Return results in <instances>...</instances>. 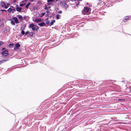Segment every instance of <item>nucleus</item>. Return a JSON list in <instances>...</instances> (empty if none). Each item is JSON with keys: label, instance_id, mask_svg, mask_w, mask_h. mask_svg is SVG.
Masks as SVG:
<instances>
[{"label": "nucleus", "instance_id": "obj_6", "mask_svg": "<svg viewBox=\"0 0 131 131\" xmlns=\"http://www.w3.org/2000/svg\"><path fill=\"white\" fill-rule=\"evenodd\" d=\"M129 17L128 16H127L125 17L124 20H123L122 21L124 23H125L127 21L129 20Z\"/></svg>", "mask_w": 131, "mask_h": 131}, {"label": "nucleus", "instance_id": "obj_16", "mask_svg": "<svg viewBox=\"0 0 131 131\" xmlns=\"http://www.w3.org/2000/svg\"><path fill=\"white\" fill-rule=\"evenodd\" d=\"M34 27H35V25L33 24H30V26H29V28L30 27L32 28Z\"/></svg>", "mask_w": 131, "mask_h": 131}, {"label": "nucleus", "instance_id": "obj_37", "mask_svg": "<svg viewBox=\"0 0 131 131\" xmlns=\"http://www.w3.org/2000/svg\"><path fill=\"white\" fill-rule=\"evenodd\" d=\"M9 5V4H7L6 6H8V7Z\"/></svg>", "mask_w": 131, "mask_h": 131}, {"label": "nucleus", "instance_id": "obj_27", "mask_svg": "<svg viewBox=\"0 0 131 131\" xmlns=\"http://www.w3.org/2000/svg\"><path fill=\"white\" fill-rule=\"evenodd\" d=\"M29 31H27L26 32H25V34L26 35H27V34H29Z\"/></svg>", "mask_w": 131, "mask_h": 131}, {"label": "nucleus", "instance_id": "obj_5", "mask_svg": "<svg viewBox=\"0 0 131 131\" xmlns=\"http://www.w3.org/2000/svg\"><path fill=\"white\" fill-rule=\"evenodd\" d=\"M15 46L16 48H14V50L16 49H18V48L20 47V45L19 43H17L15 45Z\"/></svg>", "mask_w": 131, "mask_h": 131}, {"label": "nucleus", "instance_id": "obj_35", "mask_svg": "<svg viewBox=\"0 0 131 131\" xmlns=\"http://www.w3.org/2000/svg\"><path fill=\"white\" fill-rule=\"evenodd\" d=\"M46 12L47 13H49L50 11L49 10H48L46 11Z\"/></svg>", "mask_w": 131, "mask_h": 131}, {"label": "nucleus", "instance_id": "obj_26", "mask_svg": "<svg viewBox=\"0 0 131 131\" xmlns=\"http://www.w3.org/2000/svg\"><path fill=\"white\" fill-rule=\"evenodd\" d=\"M45 10H47L48 9V7H47V5H45Z\"/></svg>", "mask_w": 131, "mask_h": 131}, {"label": "nucleus", "instance_id": "obj_2", "mask_svg": "<svg viewBox=\"0 0 131 131\" xmlns=\"http://www.w3.org/2000/svg\"><path fill=\"white\" fill-rule=\"evenodd\" d=\"M1 54L4 55V56H7L9 54L8 53V50L7 49H6L5 50L2 52L1 53Z\"/></svg>", "mask_w": 131, "mask_h": 131}, {"label": "nucleus", "instance_id": "obj_34", "mask_svg": "<svg viewBox=\"0 0 131 131\" xmlns=\"http://www.w3.org/2000/svg\"><path fill=\"white\" fill-rule=\"evenodd\" d=\"M1 11H4L5 12H6V10H3V9H1Z\"/></svg>", "mask_w": 131, "mask_h": 131}, {"label": "nucleus", "instance_id": "obj_21", "mask_svg": "<svg viewBox=\"0 0 131 131\" xmlns=\"http://www.w3.org/2000/svg\"><path fill=\"white\" fill-rule=\"evenodd\" d=\"M9 28L8 27H6L5 28V29L7 31H8L9 30Z\"/></svg>", "mask_w": 131, "mask_h": 131}, {"label": "nucleus", "instance_id": "obj_17", "mask_svg": "<svg viewBox=\"0 0 131 131\" xmlns=\"http://www.w3.org/2000/svg\"><path fill=\"white\" fill-rule=\"evenodd\" d=\"M12 10V9L11 8H10L8 9L7 11L9 13L11 12Z\"/></svg>", "mask_w": 131, "mask_h": 131}, {"label": "nucleus", "instance_id": "obj_29", "mask_svg": "<svg viewBox=\"0 0 131 131\" xmlns=\"http://www.w3.org/2000/svg\"><path fill=\"white\" fill-rule=\"evenodd\" d=\"M50 23V21L49 20H47L46 21V23L47 24H48Z\"/></svg>", "mask_w": 131, "mask_h": 131}, {"label": "nucleus", "instance_id": "obj_33", "mask_svg": "<svg viewBox=\"0 0 131 131\" xmlns=\"http://www.w3.org/2000/svg\"><path fill=\"white\" fill-rule=\"evenodd\" d=\"M58 13H59L61 14L62 13V12L61 10H60V11H59V12H58Z\"/></svg>", "mask_w": 131, "mask_h": 131}, {"label": "nucleus", "instance_id": "obj_20", "mask_svg": "<svg viewBox=\"0 0 131 131\" xmlns=\"http://www.w3.org/2000/svg\"><path fill=\"white\" fill-rule=\"evenodd\" d=\"M60 15L59 14H57L56 15V18L58 19H59Z\"/></svg>", "mask_w": 131, "mask_h": 131}, {"label": "nucleus", "instance_id": "obj_3", "mask_svg": "<svg viewBox=\"0 0 131 131\" xmlns=\"http://www.w3.org/2000/svg\"><path fill=\"white\" fill-rule=\"evenodd\" d=\"M1 4L2 7H4L5 9H7L8 7V6H6L4 2H1Z\"/></svg>", "mask_w": 131, "mask_h": 131}, {"label": "nucleus", "instance_id": "obj_10", "mask_svg": "<svg viewBox=\"0 0 131 131\" xmlns=\"http://www.w3.org/2000/svg\"><path fill=\"white\" fill-rule=\"evenodd\" d=\"M17 16L18 17V18L19 19L20 21H21L23 20V18L21 15H17Z\"/></svg>", "mask_w": 131, "mask_h": 131}, {"label": "nucleus", "instance_id": "obj_4", "mask_svg": "<svg viewBox=\"0 0 131 131\" xmlns=\"http://www.w3.org/2000/svg\"><path fill=\"white\" fill-rule=\"evenodd\" d=\"M89 10L90 8L88 7H84L83 9V11L84 12V13H83V14H85V13H88Z\"/></svg>", "mask_w": 131, "mask_h": 131}, {"label": "nucleus", "instance_id": "obj_31", "mask_svg": "<svg viewBox=\"0 0 131 131\" xmlns=\"http://www.w3.org/2000/svg\"><path fill=\"white\" fill-rule=\"evenodd\" d=\"M54 0H48L47 1V2H52Z\"/></svg>", "mask_w": 131, "mask_h": 131}, {"label": "nucleus", "instance_id": "obj_38", "mask_svg": "<svg viewBox=\"0 0 131 131\" xmlns=\"http://www.w3.org/2000/svg\"><path fill=\"white\" fill-rule=\"evenodd\" d=\"M5 49V48H3L2 49V50H4V49Z\"/></svg>", "mask_w": 131, "mask_h": 131}, {"label": "nucleus", "instance_id": "obj_7", "mask_svg": "<svg viewBox=\"0 0 131 131\" xmlns=\"http://www.w3.org/2000/svg\"><path fill=\"white\" fill-rule=\"evenodd\" d=\"M13 19L15 21V23L16 24H18L19 23L18 20L17 19V18L15 17H13Z\"/></svg>", "mask_w": 131, "mask_h": 131}, {"label": "nucleus", "instance_id": "obj_1", "mask_svg": "<svg viewBox=\"0 0 131 131\" xmlns=\"http://www.w3.org/2000/svg\"><path fill=\"white\" fill-rule=\"evenodd\" d=\"M61 6L63 7L64 8L66 9L68 8V5L67 3L65 1H63L61 2Z\"/></svg>", "mask_w": 131, "mask_h": 131}, {"label": "nucleus", "instance_id": "obj_40", "mask_svg": "<svg viewBox=\"0 0 131 131\" xmlns=\"http://www.w3.org/2000/svg\"><path fill=\"white\" fill-rule=\"evenodd\" d=\"M50 8V7H48V9H49Z\"/></svg>", "mask_w": 131, "mask_h": 131}, {"label": "nucleus", "instance_id": "obj_23", "mask_svg": "<svg viewBox=\"0 0 131 131\" xmlns=\"http://www.w3.org/2000/svg\"><path fill=\"white\" fill-rule=\"evenodd\" d=\"M10 22H11V24L13 25H15V22L14 21H11Z\"/></svg>", "mask_w": 131, "mask_h": 131}, {"label": "nucleus", "instance_id": "obj_18", "mask_svg": "<svg viewBox=\"0 0 131 131\" xmlns=\"http://www.w3.org/2000/svg\"><path fill=\"white\" fill-rule=\"evenodd\" d=\"M55 21L54 20H52V22L50 23V25H53V23H55Z\"/></svg>", "mask_w": 131, "mask_h": 131}, {"label": "nucleus", "instance_id": "obj_11", "mask_svg": "<svg viewBox=\"0 0 131 131\" xmlns=\"http://www.w3.org/2000/svg\"><path fill=\"white\" fill-rule=\"evenodd\" d=\"M38 25L40 26H44L46 25L45 23L44 22H42L38 24Z\"/></svg>", "mask_w": 131, "mask_h": 131}, {"label": "nucleus", "instance_id": "obj_9", "mask_svg": "<svg viewBox=\"0 0 131 131\" xmlns=\"http://www.w3.org/2000/svg\"><path fill=\"white\" fill-rule=\"evenodd\" d=\"M39 28V27L38 26H37L36 27H34L32 28V30L34 31H38Z\"/></svg>", "mask_w": 131, "mask_h": 131}, {"label": "nucleus", "instance_id": "obj_36", "mask_svg": "<svg viewBox=\"0 0 131 131\" xmlns=\"http://www.w3.org/2000/svg\"><path fill=\"white\" fill-rule=\"evenodd\" d=\"M50 4H51L50 3H49V2H48V3H47V5H49Z\"/></svg>", "mask_w": 131, "mask_h": 131}, {"label": "nucleus", "instance_id": "obj_25", "mask_svg": "<svg viewBox=\"0 0 131 131\" xmlns=\"http://www.w3.org/2000/svg\"><path fill=\"white\" fill-rule=\"evenodd\" d=\"M25 4V3H24V4H23V3L21 4H20V6L21 7L23 6H24Z\"/></svg>", "mask_w": 131, "mask_h": 131}, {"label": "nucleus", "instance_id": "obj_42", "mask_svg": "<svg viewBox=\"0 0 131 131\" xmlns=\"http://www.w3.org/2000/svg\"><path fill=\"white\" fill-rule=\"evenodd\" d=\"M14 2H16V1H15V0H14Z\"/></svg>", "mask_w": 131, "mask_h": 131}, {"label": "nucleus", "instance_id": "obj_28", "mask_svg": "<svg viewBox=\"0 0 131 131\" xmlns=\"http://www.w3.org/2000/svg\"><path fill=\"white\" fill-rule=\"evenodd\" d=\"M4 43V42L2 41H0V46Z\"/></svg>", "mask_w": 131, "mask_h": 131}, {"label": "nucleus", "instance_id": "obj_8", "mask_svg": "<svg viewBox=\"0 0 131 131\" xmlns=\"http://www.w3.org/2000/svg\"><path fill=\"white\" fill-rule=\"evenodd\" d=\"M16 10L17 11L19 12H20L21 11V10L22 9V8L20 7H18V6L17 5L16 6Z\"/></svg>", "mask_w": 131, "mask_h": 131}, {"label": "nucleus", "instance_id": "obj_12", "mask_svg": "<svg viewBox=\"0 0 131 131\" xmlns=\"http://www.w3.org/2000/svg\"><path fill=\"white\" fill-rule=\"evenodd\" d=\"M41 18H39L38 19H36L35 20V21L36 22L38 23L41 21Z\"/></svg>", "mask_w": 131, "mask_h": 131}, {"label": "nucleus", "instance_id": "obj_19", "mask_svg": "<svg viewBox=\"0 0 131 131\" xmlns=\"http://www.w3.org/2000/svg\"><path fill=\"white\" fill-rule=\"evenodd\" d=\"M30 4V3H29L26 6V8H28V6H29Z\"/></svg>", "mask_w": 131, "mask_h": 131}, {"label": "nucleus", "instance_id": "obj_41", "mask_svg": "<svg viewBox=\"0 0 131 131\" xmlns=\"http://www.w3.org/2000/svg\"><path fill=\"white\" fill-rule=\"evenodd\" d=\"M78 5H79V4H77L76 6H78Z\"/></svg>", "mask_w": 131, "mask_h": 131}, {"label": "nucleus", "instance_id": "obj_43", "mask_svg": "<svg viewBox=\"0 0 131 131\" xmlns=\"http://www.w3.org/2000/svg\"><path fill=\"white\" fill-rule=\"evenodd\" d=\"M56 1H58V0H56Z\"/></svg>", "mask_w": 131, "mask_h": 131}, {"label": "nucleus", "instance_id": "obj_15", "mask_svg": "<svg viewBox=\"0 0 131 131\" xmlns=\"http://www.w3.org/2000/svg\"><path fill=\"white\" fill-rule=\"evenodd\" d=\"M29 35L30 36H32L35 33L33 32H30L29 33Z\"/></svg>", "mask_w": 131, "mask_h": 131}, {"label": "nucleus", "instance_id": "obj_22", "mask_svg": "<svg viewBox=\"0 0 131 131\" xmlns=\"http://www.w3.org/2000/svg\"><path fill=\"white\" fill-rule=\"evenodd\" d=\"M45 14V13L44 12L42 13L40 17H41L44 16Z\"/></svg>", "mask_w": 131, "mask_h": 131}, {"label": "nucleus", "instance_id": "obj_32", "mask_svg": "<svg viewBox=\"0 0 131 131\" xmlns=\"http://www.w3.org/2000/svg\"><path fill=\"white\" fill-rule=\"evenodd\" d=\"M13 43H10V44H9V46H13Z\"/></svg>", "mask_w": 131, "mask_h": 131}, {"label": "nucleus", "instance_id": "obj_30", "mask_svg": "<svg viewBox=\"0 0 131 131\" xmlns=\"http://www.w3.org/2000/svg\"><path fill=\"white\" fill-rule=\"evenodd\" d=\"M25 26L24 27H21V30H24L25 29Z\"/></svg>", "mask_w": 131, "mask_h": 131}, {"label": "nucleus", "instance_id": "obj_14", "mask_svg": "<svg viewBox=\"0 0 131 131\" xmlns=\"http://www.w3.org/2000/svg\"><path fill=\"white\" fill-rule=\"evenodd\" d=\"M8 59H6V60H2L0 61V64L2 63H3L4 62H6V61H8Z\"/></svg>", "mask_w": 131, "mask_h": 131}, {"label": "nucleus", "instance_id": "obj_24", "mask_svg": "<svg viewBox=\"0 0 131 131\" xmlns=\"http://www.w3.org/2000/svg\"><path fill=\"white\" fill-rule=\"evenodd\" d=\"M21 33L23 35H24L25 34V32L24 30H22L21 32Z\"/></svg>", "mask_w": 131, "mask_h": 131}, {"label": "nucleus", "instance_id": "obj_39", "mask_svg": "<svg viewBox=\"0 0 131 131\" xmlns=\"http://www.w3.org/2000/svg\"><path fill=\"white\" fill-rule=\"evenodd\" d=\"M30 1H31V2H32L34 1V0H29Z\"/></svg>", "mask_w": 131, "mask_h": 131}, {"label": "nucleus", "instance_id": "obj_13", "mask_svg": "<svg viewBox=\"0 0 131 131\" xmlns=\"http://www.w3.org/2000/svg\"><path fill=\"white\" fill-rule=\"evenodd\" d=\"M11 7L12 8V13H14L15 12L16 10L15 9L14 7L13 6H11Z\"/></svg>", "mask_w": 131, "mask_h": 131}]
</instances>
